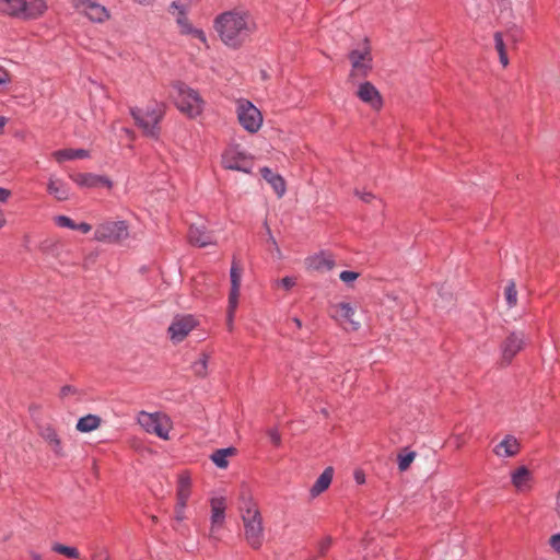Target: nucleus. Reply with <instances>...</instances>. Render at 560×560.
<instances>
[{"label": "nucleus", "instance_id": "nucleus-26", "mask_svg": "<svg viewBox=\"0 0 560 560\" xmlns=\"http://www.w3.org/2000/svg\"><path fill=\"white\" fill-rule=\"evenodd\" d=\"M334 477V468L332 467H326L324 471L320 474V476L316 479L312 488L310 489V494L312 498L318 497L320 493L326 491Z\"/></svg>", "mask_w": 560, "mask_h": 560}, {"label": "nucleus", "instance_id": "nucleus-15", "mask_svg": "<svg viewBox=\"0 0 560 560\" xmlns=\"http://www.w3.org/2000/svg\"><path fill=\"white\" fill-rule=\"evenodd\" d=\"M211 515H210V530L209 537L213 540H219V532L225 522L226 503L223 497H215L210 500Z\"/></svg>", "mask_w": 560, "mask_h": 560}, {"label": "nucleus", "instance_id": "nucleus-39", "mask_svg": "<svg viewBox=\"0 0 560 560\" xmlns=\"http://www.w3.org/2000/svg\"><path fill=\"white\" fill-rule=\"evenodd\" d=\"M551 551L560 558V532L552 534L548 539Z\"/></svg>", "mask_w": 560, "mask_h": 560}, {"label": "nucleus", "instance_id": "nucleus-29", "mask_svg": "<svg viewBox=\"0 0 560 560\" xmlns=\"http://www.w3.org/2000/svg\"><path fill=\"white\" fill-rule=\"evenodd\" d=\"M25 0H0V12L22 19Z\"/></svg>", "mask_w": 560, "mask_h": 560}, {"label": "nucleus", "instance_id": "nucleus-13", "mask_svg": "<svg viewBox=\"0 0 560 560\" xmlns=\"http://www.w3.org/2000/svg\"><path fill=\"white\" fill-rule=\"evenodd\" d=\"M355 307L349 302L330 304L329 316L340 325L348 324L353 331L359 330L361 324L354 319Z\"/></svg>", "mask_w": 560, "mask_h": 560}, {"label": "nucleus", "instance_id": "nucleus-42", "mask_svg": "<svg viewBox=\"0 0 560 560\" xmlns=\"http://www.w3.org/2000/svg\"><path fill=\"white\" fill-rule=\"evenodd\" d=\"M359 272L351 271V270H343L340 272L339 278L345 283H351L355 281L359 278Z\"/></svg>", "mask_w": 560, "mask_h": 560}, {"label": "nucleus", "instance_id": "nucleus-12", "mask_svg": "<svg viewBox=\"0 0 560 560\" xmlns=\"http://www.w3.org/2000/svg\"><path fill=\"white\" fill-rule=\"evenodd\" d=\"M72 7L90 21L103 23L109 19L108 10L101 3L93 0H70Z\"/></svg>", "mask_w": 560, "mask_h": 560}, {"label": "nucleus", "instance_id": "nucleus-9", "mask_svg": "<svg viewBox=\"0 0 560 560\" xmlns=\"http://www.w3.org/2000/svg\"><path fill=\"white\" fill-rule=\"evenodd\" d=\"M129 236V229L126 221H104L98 223L94 230V240L101 243L116 244Z\"/></svg>", "mask_w": 560, "mask_h": 560}, {"label": "nucleus", "instance_id": "nucleus-23", "mask_svg": "<svg viewBox=\"0 0 560 560\" xmlns=\"http://www.w3.org/2000/svg\"><path fill=\"white\" fill-rule=\"evenodd\" d=\"M188 238L190 244L198 247H206L214 243L212 234L203 226L190 225Z\"/></svg>", "mask_w": 560, "mask_h": 560}, {"label": "nucleus", "instance_id": "nucleus-11", "mask_svg": "<svg viewBox=\"0 0 560 560\" xmlns=\"http://www.w3.org/2000/svg\"><path fill=\"white\" fill-rule=\"evenodd\" d=\"M198 325L194 315H176L168 326V337L174 343L182 342Z\"/></svg>", "mask_w": 560, "mask_h": 560}, {"label": "nucleus", "instance_id": "nucleus-4", "mask_svg": "<svg viewBox=\"0 0 560 560\" xmlns=\"http://www.w3.org/2000/svg\"><path fill=\"white\" fill-rule=\"evenodd\" d=\"M176 108L189 119H196L205 110V101L199 92L184 82L173 84Z\"/></svg>", "mask_w": 560, "mask_h": 560}, {"label": "nucleus", "instance_id": "nucleus-21", "mask_svg": "<svg viewBox=\"0 0 560 560\" xmlns=\"http://www.w3.org/2000/svg\"><path fill=\"white\" fill-rule=\"evenodd\" d=\"M242 267L240 261L233 257L231 269H230V279H231V290L229 294V300H231L232 304L235 301H238L240 298V289L242 282Z\"/></svg>", "mask_w": 560, "mask_h": 560}, {"label": "nucleus", "instance_id": "nucleus-18", "mask_svg": "<svg viewBox=\"0 0 560 560\" xmlns=\"http://www.w3.org/2000/svg\"><path fill=\"white\" fill-rule=\"evenodd\" d=\"M521 445L518 440L508 434L493 447V453L500 458L514 457L520 453Z\"/></svg>", "mask_w": 560, "mask_h": 560}, {"label": "nucleus", "instance_id": "nucleus-20", "mask_svg": "<svg viewBox=\"0 0 560 560\" xmlns=\"http://www.w3.org/2000/svg\"><path fill=\"white\" fill-rule=\"evenodd\" d=\"M191 489L192 480L190 474L188 471H182L178 474L176 485V502L187 504L191 495Z\"/></svg>", "mask_w": 560, "mask_h": 560}, {"label": "nucleus", "instance_id": "nucleus-58", "mask_svg": "<svg viewBox=\"0 0 560 560\" xmlns=\"http://www.w3.org/2000/svg\"><path fill=\"white\" fill-rule=\"evenodd\" d=\"M292 320L295 324L296 328H299V329L302 328V322L300 318L294 317Z\"/></svg>", "mask_w": 560, "mask_h": 560}, {"label": "nucleus", "instance_id": "nucleus-36", "mask_svg": "<svg viewBox=\"0 0 560 560\" xmlns=\"http://www.w3.org/2000/svg\"><path fill=\"white\" fill-rule=\"evenodd\" d=\"M505 300L509 307H514L517 303V291L514 281H510L504 291Z\"/></svg>", "mask_w": 560, "mask_h": 560}, {"label": "nucleus", "instance_id": "nucleus-7", "mask_svg": "<svg viewBox=\"0 0 560 560\" xmlns=\"http://www.w3.org/2000/svg\"><path fill=\"white\" fill-rule=\"evenodd\" d=\"M168 11L175 19L182 35H190L199 39L207 48L209 47L206 33L201 28H197L190 23L188 19L187 4L179 0H175L171 3Z\"/></svg>", "mask_w": 560, "mask_h": 560}, {"label": "nucleus", "instance_id": "nucleus-24", "mask_svg": "<svg viewBox=\"0 0 560 560\" xmlns=\"http://www.w3.org/2000/svg\"><path fill=\"white\" fill-rule=\"evenodd\" d=\"M48 9L46 0H25V9H23V20H36L45 14Z\"/></svg>", "mask_w": 560, "mask_h": 560}, {"label": "nucleus", "instance_id": "nucleus-3", "mask_svg": "<svg viewBox=\"0 0 560 560\" xmlns=\"http://www.w3.org/2000/svg\"><path fill=\"white\" fill-rule=\"evenodd\" d=\"M129 112L136 126L145 137L154 140L160 139V124L166 114V106L164 103L153 101L144 107H131Z\"/></svg>", "mask_w": 560, "mask_h": 560}, {"label": "nucleus", "instance_id": "nucleus-59", "mask_svg": "<svg viewBox=\"0 0 560 560\" xmlns=\"http://www.w3.org/2000/svg\"><path fill=\"white\" fill-rule=\"evenodd\" d=\"M455 440H456V447H460L464 443L462 436L458 435L455 438Z\"/></svg>", "mask_w": 560, "mask_h": 560}, {"label": "nucleus", "instance_id": "nucleus-16", "mask_svg": "<svg viewBox=\"0 0 560 560\" xmlns=\"http://www.w3.org/2000/svg\"><path fill=\"white\" fill-rule=\"evenodd\" d=\"M357 96L374 110H380L383 106V97L380 91L370 81H364L359 84Z\"/></svg>", "mask_w": 560, "mask_h": 560}, {"label": "nucleus", "instance_id": "nucleus-47", "mask_svg": "<svg viewBox=\"0 0 560 560\" xmlns=\"http://www.w3.org/2000/svg\"><path fill=\"white\" fill-rule=\"evenodd\" d=\"M10 82V77L8 71L0 66V85H5Z\"/></svg>", "mask_w": 560, "mask_h": 560}, {"label": "nucleus", "instance_id": "nucleus-43", "mask_svg": "<svg viewBox=\"0 0 560 560\" xmlns=\"http://www.w3.org/2000/svg\"><path fill=\"white\" fill-rule=\"evenodd\" d=\"M276 283L289 291L296 284V280L294 277H284L280 280H277Z\"/></svg>", "mask_w": 560, "mask_h": 560}, {"label": "nucleus", "instance_id": "nucleus-37", "mask_svg": "<svg viewBox=\"0 0 560 560\" xmlns=\"http://www.w3.org/2000/svg\"><path fill=\"white\" fill-rule=\"evenodd\" d=\"M415 456H416V454L413 452H409V453H407L405 455H399L398 456V468H399V470L405 471L406 469H408L410 464L413 462Z\"/></svg>", "mask_w": 560, "mask_h": 560}, {"label": "nucleus", "instance_id": "nucleus-49", "mask_svg": "<svg viewBox=\"0 0 560 560\" xmlns=\"http://www.w3.org/2000/svg\"><path fill=\"white\" fill-rule=\"evenodd\" d=\"M11 197V191L7 188L0 187V202H7Z\"/></svg>", "mask_w": 560, "mask_h": 560}, {"label": "nucleus", "instance_id": "nucleus-45", "mask_svg": "<svg viewBox=\"0 0 560 560\" xmlns=\"http://www.w3.org/2000/svg\"><path fill=\"white\" fill-rule=\"evenodd\" d=\"M331 542H332V540L330 537H325L323 540H320L318 544L319 555L324 556L327 552V550L330 548Z\"/></svg>", "mask_w": 560, "mask_h": 560}, {"label": "nucleus", "instance_id": "nucleus-50", "mask_svg": "<svg viewBox=\"0 0 560 560\" xmlns=\"http://www.w3.org/2000/svg\"><path fill=\"white\" fill-rule=\"evenodd\" d=\"M268 235H269L270 244H272V245H273L275 249H276V250H277V253L280 255L279 246H278V244H277L276 238H275V237H273V235L271 234L270 229H268Z\"/></svg>", "mask_w": 560, "mask_h": 560}, {"label": "nucleus", "instance_id": "nucleus-48", "mask_svg": "<svg viewBox=\"0 0 560 560\" xmlns=\"http://www.w3.org/2000/svg\"><path fill=\"white\" fill-rule=\"evenodd\" d=\"M74 230H78V231L86 234L92 230V226L89 223L81 222L79 224L75 223Z\"/></svg>", "mask_w": 560, "mask_h": 560}, {"label": "nucleus", "instance_id": "nucleus-8", "mask_svg": "<svg viewBox=\"0 0 560 560\" xmlns=\"http://www.w3.org/2000/svg\"><path fill=\"white\" fill-rule=\"evenodd\" d=\"M137 422L150 434H155L162 440L170 439L171 420L161 412L140 411L137 416Z\"/></svg>", "mask_w": 560, "mask_h": 560}, {"label": "nucleus", "instance_id": "nucleus-17", "mask_svg": "<svg viewBox=\"0 0 560 560\" xmlns=\"http://www.w3.org/2000/svg\"><path fill=\"white\" fill-rule=\"evenodd\" d=\"M70 178L81 188L113 187V182L108 177L93 173H77L70 175Z\"/></svg>", "mask_w": 560, "mask_h": 560}, {"label": "nucleus", "instance_id": "nucleus-55", "mask_svg": "<svg viewBox=\"0 0 560 560\" xmlns=\"http://www.w3.org/2000/svg\"><path fill=\"white\" fill-rule=\"evenodd\" d=\"M7 124V118L3 116H0V135L3 132V128Z\"/></svg>", "mask_w": 560, "mask_h": 560}, {"label": "nucleus", "instance_id": "nucleus-57", "mask_svg": "<svg viewBox=\"0 0 560 560\" xmlns=\"http://www.w3.org/2000/svg\"><path fill=\"white\" fill-rule=\"evenodd\" d=\"M354 477L358 483L364 482V476L362 474L357 472Z\"/></svg>", "mask_w": 560, "mask_h": 560}, {"label": "nucleus", "instance_id": "nucleus-54", "mask_svg": "<svg viewBox=\"0 0 560 560\" xmlns=\"http://www.w3.org/2000/svg\"><path fill=\"white\" fill-rule=\"evenodd\" d=\"M556 513L560 517V491L557 495V502H556Z\"/></svg>", "mask_w": 560, "mask_h": 560}, {"label": "nucleus", "instance_id": "nucleus-31", "mask_svg": "<svg viewBox=\"0 0 560 560\" xmlns=\"http://www.w3.org/2000/svg\"><path fill=\"white\" fill-rule=\"evenodd\" d=\"M102 423V419L96 415H86L81 417L75 425V429L82 433H89L96 430Z\"/></svg>", "mask_w": 560, "mask_h": 560}, {"label": "nucleus", "instance_id": "nucleus-28", "mask_svg": "<svg viewBox=\"0 0 560 560\" xmlns=\"http://www.w3.org/2000/svg\"><path fill=\"white\" fill-rule=\"evenodd\" d=\"M260 174L264 179H266L271 185L278 197H282L285 194L287 187L282 176L273 173L269 167L266 166L260 168Z\"/></svg>", "mask_w": 560, "mask_h": 560}, {"label": "nucleus", "instance_id": "nucleus-35", "mask_svg": "<svg viewBox=\"0 0 560 560\" xmlns=\"http://www.w3.org/2000/svg\"><path fill=\"white\" fill-rule=\"evenodd\" d=\"M52 551L63 555L69 559H78L80 553L75 547L66 546L59 542H56L51 546Z\"/></svg>", "mask_w": 560, "mask_h": 560}, {"label": "nucleus", "instance_id": "nucleus-14", "mask_svg": "<svg viewBox=\"0 0 560 560\" xmlns=\"http://www.w3.org/2000/svg\"><path fill=\"white\" fill-rule=\"evenodd\" d=\"M525 342L526 337L524 332H510L500 346L502 363L505 365L510 364L515 355L523 350Z\"/></svg>", "mask_w": 560, "mask_h": 560}, {"label": "nucleus", "instance_id": "nucleus-32", "mask_svg": "<svg viewBox=\"0 0 560 560\" xmlns=\"http://www.w3.org/2000/svg\"><path fill=\"white\" fill-rule=\"evenodd\" d=\"M493 42H494V48L499 55L500 63L502 65L503 68L508 67L510 60L508 57L506 46H505V42H504L502 32H495L493 34Z\"/></svg>", "mask_w": 560, "mask_h": 560}, {"label": "nucleus", "instance_id": "nucleus-34", "mask_svg": "<svg viewBox=\"0 0 560 560\" xmlns=\"http://www.w3.org/2000/svg\"><path fill=\"white\" fill-rule=\"evenodd\" d=\"M209 354L202 353L200 359L192 363L191 369L195 375L205 377L208 373Z\"/></svg>", "mask_w": 560, "mask_h": 560}, {"label": "nucleus", "instance_id": "nucleus-30", "mask_svg": "<svg viewBox=\"0 0 560 560\" xmlns=\"http://www.w3.org/2000/svg\"><path fill=\"white\" fill-rule=\"evenodd\" d=\"M52 156L58 163H62L75 159H86L90 156V153L84 149H62L55 151Z\"/></svg>", "mask_w": 560, "mask_h": 560}, {"label": "nucleus", "instance_id": "nucleus-5", "mask_svg": "<svg viewBox=\"0 0 560 560\" xmlns=\"http://www.w3.org/2000/svg\"><path fill=\"white\" fill-rule=\"evenodd\" d=\"M348 58L351 65L349 80L354 81L366 78L373 69L372 50L368 38H364L355 48H352Z\"/></svg>", "mask_w": 560, "mask_h": 560}, {"label": "nucleus", "instance_id": "nucleus-10", "mask_svg": "<svg viewBox=\"0 0 560 560\" xmlns=\"http://www.w3.org/2000/svg\"><path fill=\"white\" fill-rule=\"evenodd\" d=\"M222 165L226 170L248 174L253 168V160L238 145H230L222 154Z\"/></svg>", "mask_w": 560, "mask_h": 560}, {"label": "nucleus", "instance_id": "nucleus-1", "mask_svg": "<svg viewBox=\"0 0 560 560\" xmlns=\"http://www.w3.org/2000/svg\"><path fill=\"white\" fill-rule=\"evenodd\" d=\"M213 28L221 43L230 49H240L257 31V23L249 10L236 7L218 14Z\"/></svg>", "mask_w": 560, "mask_h": 560}, {"label": "nucleus", "instance_id": "nucleus-52", "mask_svg": "<svg viewBox=\"0 0 560 560\" xmlns=\"http://www.w3.org/2000/svg\"><path fill=\"white\" fill-rule=\"evenodd\" d=\"M360 197L365 202H370L374 198L373 194L371 192H364Z\"/></svg>", "mask_w": 560, "mask_h": 560}, {"label": "nucleus", "instance_id": "nucleus-46", "mask_svg": "<svg viewBox=\"0 0 560 560\" xmlns=\"http://www.w3.org/2000/svg\"><path fill=\"white\" fill-rule=\"evenodd\" d=\"M77 389L71 385H65L60 389V397L66 398L69 395L75 394Z\"/></svg>", "mask_w": 560, "mask_h": 560}, {"label": "nucleus", "instance_id": "nucleus-6", "mask_svg": "<svg viewBox=\"0 0 560 560\" xmlns=\"http://www.w3.org/2000/svg\"><path fill=\"white\" fill-rule=\"evenodd\" d=\"M235 114L237 121L248 133H257L264 122L261 112L248 100L238 98L235 101Z\"/></svg>", "mask_w": 560, "mask_h": 560}, {"label": "nucleus", "instance_id": "nucleus-25", "mask_svg": "<svg viewBox=\"0 0 560 560\" xmlns=\"http://www.w3.org/2000/svg\"><path fill=\"white\" fill-rule=\"evenodd\" d=\"M39 435L50 445L51 450L57 456L62 455L61 440L52 425L47 424L42 427L39 430Z\"/></svg>", "mask_w": 560, "mask_h": 560}, {"label": "nucleus", "instance_id": "nucleus-2", "mask_svg": "<svg viewBox=\"0 0 560 560\" xmlns=\"http://www.w3.org/2000/svg\"><path fill=\"white\" fill-rule=\"evenodd\" d=\"M240 512L244 525L246 542L253 549H259L264 542L262 517L249 493L243 492L240 498Z\"/></svg>", "mask_w": 560, "mask_h": 560}, {"label": "nucleus", "instance_id": "nucleus-27", "mask_svg": "<svg viewBox=\"0 0 560 560\" xmlns=\"http://www.w3.org/2000/svg\"><path fill=\"white\" fill-rule=\"evenodd\" d=\"M511 481L516 490L526 491L530 488L532 474L527 467L521 466L511 474Z\"/></svg>", "mask_w": 560, "mask_h": 560}, {"label": "nucleus", "instance_id": "nucleus-41", "mask_svg": "<svg viewBox=\"0 0 560 560\" xmlns=\"http://www.w3.org/2000/svg\"><path fill=\"white\" fill-rule=\"evenodd\" d=\"M187 504L185 503H177L175 504L174 509V520L178 523L183 522L186 518L185 510Z\"/></svg>", "mask_w": 560, "mask_h": 560}, {"label": "nucleus", "instance_id": "nucleus-44", "mask_svg": "<svg viewBox=\"0 0 560 560\" xmlns=\"http://www.w3.org/2000/svg\"><path fill=\"white\" fill-rule=\"evenodd\" d=\"M267 434L273 445L279 446L281 444V435L276 428L269 429Z\"/></svg>", "mask_w": 560, "mask_h": 560}, {"label": "nucleus", "instance_id": "nucleus-40", "mask_svg": "<svg viewBox=\"0 0 560 560\" xmlns=\"http://www.w3.org/2000/svg\"><path fill=\"white\" fill-rule=\"evenodd\" d=\"M237 305H238V301H235V303L232 304L231 300H229L226 323H228V328L230 330L233 329V320H234V315H235Z\"/></svg>", "mask_w": 560, "mask_h": 560}, {"label": "nucleus", "instance_id": "nucleus-51", "mask_svg": "<svg viewBox=\"0 0 560 560\" xmlns=\"http://www.w3.org/2000/svg\"><path fill=\"white\" fill-rule=\"evenodd\" d=\"M28 555L33 560H44L43 556L33 549L28 550Z\"/></svg>", "mask_w": 560, "mask_h": 560}, {"label": "nucleus", "instance_id": "nucleus-22", "mask_svg": "<svg viewBox=\"0 0 560 560\" xmlns=\"http://www.w3.org/2000/svg\"><path fill=\"white\" fill-rule=\"evenodd\" d=\"M47 191L58 201H66L70 198V187L61 178L50 176L47 183Z\"/></svg>", "mask_w": 560, "mask_h": 560}, {"label": "nucleus", "instance_id": "nucleus-33", "mask_svg": "<svg viewBox=\"0 0 560 560\" xmlns=\"http://www.w3.org/2000/svg\"><path fill=\"white\" fill-rule=\"evenodd\" d=\"M234 453L235 448L233 447L220 448L213 452L210 458L215 464L217 467L226 468L229 466L228 457L230 455H233Z\"/></svg>", "mask_w": 560, "mask_h": 560}, {"label": "nucleus", "instance_id": "nucleus-19", "mask_svg": "<svg viewBox=\"0 0 560 560\" xmlns=\"http://www.w3.org/2000/svg\"><path fill=\"white\" fill-rule=\"evenodd\" d=\"M306 268L314 271L331 270L335 267V259L330 254L319 252L305 259Z\"/></svg>", "mask_w": 560, "mask_h": 560}, {"label": "nucleus", "instance_id": "nucleus-56", "mask_svg": "<svg viewBox=\"0 0 560 560\" xmlns=\"http://www.w3.org/2000/svg\"><path fill=\"white\" fill-rule=\"evenodd\" d=\"M93 560H110L106 555H94Z\"/></svg>", "mask_w": 560, "mask_h": 560}, {"label": "nucleus", "instance_id": "nucleus-38", "mask_svg": "<svg viewBox=\"0 0 560 560\" xmlns=\"http://www.w3.org/2000/svg\"><path fill=\"white\" fill-rule=\"evenodd\" d=\"M55 223L59 228H66V229H70V230H74V228H75V222L67 215H57L55 218Z\"/></svg>", "mask_w": 560, "mask_h": 560}, {"label": "nucleus", "instance_id": "nucleus-53", "mask_svg": "<svg viewBox=\"0 0 560 560\" xmlns=\"http://www.w3.org/2000/svg\"><path fill=\"white\" fill-rule=\"evenodd\" d=\"M7 224V219L3 211L0 209V230Z\"/></svg>", "mask_w": 560, "mask_h": 560}]
</instances>
